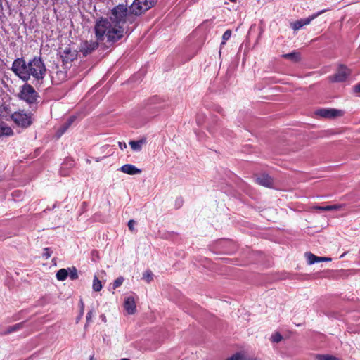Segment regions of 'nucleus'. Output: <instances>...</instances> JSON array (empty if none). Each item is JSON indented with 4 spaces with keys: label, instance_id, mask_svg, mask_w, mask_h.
<instances>
[{
    "label": "nucleus",
    "instance_id": "1",
    "mask_svg": "<svg viewBox=\"0 0 360 360\" xmlns=\"http://www.w3.org/2000/svg\"><path fill=\"white\" fill-rule=\"evenodd\" d=\"M124 5L114 8L110 15L98 20L94 27L95 38L101 45L112 44L124 37V25L128 16Z\"/></svg>",
    "mask_w": 360,
    "mask_h": 360
},
{
    "label": "nucleus",
    "instance_id": "2",
    "mask_svg": "<svg viewBox=\"0 0 360 360\" xmlns=\"http://www.w3.org/2000/svg\"><path fill=\"white\" fill-rule=\"evenodd\" d=\"M29 77L32 75L36 79H41L46 72V68L39 58H34L29 63Z\"/></svg>",
    "mask_w": 360,
    "mask_h": 360
},
{
    "label": "nucleus",
    "instance_id": "3",
    "mask_svg": "<svg viewBox=\"0 0 360 360\" xmlns=\"http://www.w3.org/2000/svg\"><path fill=\"white\" fill-rule=\"evenodd\" d=\"M155 3V0H134L129 8V12L140 15L150 8Z\"/></svg>",
    "mask_w": 360,
    "mask_h": 360
},
{
    "label": "nucleus",
    "instance_id": "4",
    "mask_svg": "<svg viewBox=\"0 0 360 360\" xmlns=\"http://www.w3.org/2000/svg\"><path fill=\"white\" fill-rule=\"evenodd\" d=\"M138 300V296L134 293L127 295L124 298L123 309L127 314L134 315L136 313Z\"/></svg>",
    "mask_w": 360,
    "mask_h": 360
},
{
    "label": "nucleus",
    "instance_id": "5",
    "mask_svg": "<svg viewBox=\"0 0 360 360\" xmlns=\"http://www.w3.org/2000/svg\"><path fill=\"white\" fill-rule=\"evenodd\" d=\"M29 64L27 65L22 59L15 60L12 66V70L16 75L23 80L29 79Z\"/></svg>",
    "mask_w": 360,
    "mask_h": 360
},
{
    "label": "nucleus",
    "instance_id": "6",
    "mask_svg": "<svg viewBox=\"0 0 360 360\" xmlns=\"http://www.w3.org/2000/svg\"><path fill=\"white\" fill-rule=\"evenodd\" d=\"M19 97L27 103H32L36 101L37 94L32 86L25 84L22 87Z\"/></svg>",
    "mask_w": 360,
    "mask_h": 360
},
{
    "label": "nucleus",
    "instance_id": "7",
    "mask_svg": "<svg viewBox=\"0 0 360 360\" xmlns=\"http://www.w3.org/2000/svg\"><path fill=\"white\" fill-rule=\"evenodd\" d=\"M317 115L324 118H336L343 116L344 111L335 108H321L316 112Z\"/></svg>",
    "mask_w": 360,
    "mask_h": 360
},
{
    "label": "nucleus",
    "instance_id": "8",
    "mask_svg": "<svg viewBox=\"0 0 360 360\" xmlns=\"http://www.w3.org/2000/svg\"><path fill=\"white\" fill-rule=\"evenodd\" d=\"M11 119L18 126L22 127H27L32 123L30 116L22 112H15L12 114Z\"/></svg>",
    "mask_w": 360,
    "mask_h": 360
},
{
    "label": "nucleus",
    "instance_id": "9",
    "mask_svg": "<svg viewBox=\"0 0 360 360\" xmlns=\"http://www.w3.org/2000/svg\"><path fill=\"white\" fill-rule=\"evenodd\" d=\"M324 12V11H321L316 14H314L307 18L304 19H300L299 20H296L295 22H290V27L292 29L295 31H297L302 28L304 25H309L314 19L319 16L321 14H322Z\"/></svg>",
    "mask_w": 360,
    "mask_h": 360
},
{
    "label": "nucleus",
    "instance_id": "10",
    "mask_svg": "<svg viewBox=\"0 0 360 360\" xmlns=\"http://www.w3.org/2000/svg\"><path fill=\"white\" fill-rule=\"evenodd\" d=\"M350 74L349 70L344 65H340L337 72L330 77V81L340 82L345 81Z\"/></svg>",
    "mask_w": 360,
    "mask_h": 360
},
{
    "label": "nucleus",
    "instance_id": "11",
    "mask_svg": "<svg viewBox=\"0 0 360 360\" xmlns=\"http://www.w3.org/2000/svg\"><path fill=\"white\" fill-rule=\"evenodd\" d=\"M99 44H101V42H98L96 39L95 41H86L81 44L79 51L84 56H87L96 50Z\"/></svg>",
    "mask_w": 360,
    "mask_h": 360
},
{
    "label": "nucleus",
    "instance_id": "12",
    "mask_svg": "<svg viewBox=\"0 0 360 360\" xmlns=\"http://www.w3.org/2000/svg\"><path fill=\"white\" fill-rule=\"evenodd\" d=\"M77 51L75 50H72L70 47H65L61 51V58L65 63L72 62L77 58Z\"/></svg>",
    "mask_w": 360,
    "mask_h": 360
},
{
    "label": "nucleus",
    "instance_id": "13",
    "mask_svg": "<svg viewBox=\"0 0 360 360\" xmlns=\"http://www.w3.org/2000/svg\"><path fill=\"white\" fill-rule=\"evenodd\" d=\"M120 170L124 173L129 175H138L141 174L142 171L141 169L137 168L133 165L127 164L123 166H122L120 169Z\"/></svg>",
    "mask_w": 360,
    "mask_h": 360
},
{
    "label": "nucleus",
    "instance_id": "14",
    "mask_svg": "<svg viewBox=\"0 0 360 360\" xmlns=\"http://www.w3.org/2000/svg\"><path fill=\"white\" fill-rule=\"evenodd\" d=\"M256 182L266 187H272L274 185V180L269 175L263 174L258 176L256 179Z\"/></svg>",
    "mask_w": 360,
    "mask_h": 360
},
{
    "label": "nucleus",
    "instance_id": "15",
    "mask_svg": "<svg viewBox=\"0 0 360 360\" xmlns=\"http://www.w3.org/2000/svg\"><path fill=\"white\" fill-rule=\"evenodd\" d=\"M11 112L12 110L10 104L5 103L0 106V119H5L8 120L10 118H11Z\"/></svg>",
    "mask_w": 360,
    "mask_h": 360
},
{
    "label": "nucleus",
    "instance_id": "16",
    "mask_svg": "<svg viewBox=\"0 0 360 360\" xmlns=\"http://www.w3.org/2000/svg\"><path fill=\"white\" fill-rule=\"evenodd\" d=\"M306 257H307V262L309 264H313L316 262L331 261V258H330V257H318V256L314 255L312 253H307Z\"/></svg>",
    "mask_w": 360,
    "mask_h": 360
},
{
    "label": "nucleus",
    "instance_id": "17",
    "mask_svg": "<svg viewBox=\"0 0 360 360\" xmlns=\"http://www.w3.org/2000/svg\"><path fill=\"white\" fill-rule=\"evenodd\" d=\"M343 207L342 205H327L324 207L321 206H314L312 207L314 210L316 211H331V210H340Z\"/></svg>",
    "mask_w": 360,
    "mask_h": 360
},
{
    "label": "nucleus",
    "instance_id": "18",
    "mask_svg": "<svg viewBox=\"0 0 360 360\" xmlns=\"http://www.w3.org/2000/svg\"><path fill=\"white\" fill-rule=\"evenodd\" d=\"M13 135L12 129L4 122H0V136Z\"/></svg>",
    "mask_w": 360,
    "mask_h": 360
},
{
    "label": "nucleus",
    "instance_id": "19",
    "mask_svg": "<svg viewBox=\"0 0 360 360\" xmlns=\"http://www.w3.org/2000/svg\"><path fill=\"white\" fill-rule=\"evenodd\" d=\"M146 140L141 139L139 141H131L129 142V145L131 149L134 151H140L142 148L143 144H145Z\"/></svg>",
    "mask_w": 360,
    "mask_h": 360
},
{
    "label": "nucleus",
    "instance_id": "20",
    "mask_svg": "<svg viewBox=\"0 0 360 360\" xmlns=\"http://www.w3.org/2000/svg\"><path fill=\"white\" fill-rule=\"evenodd\" d=\"M56 278L60 281H65L68 276V269H60L56 273Z\"/></svg>",
    "mask_w": 360,
    "mask_h": 360
},
{
    "label": "nucleus",
    "instance_id": "21",
    "mask_svg": "<svg viewBox=\"0 0 360 360\" xmlns=\"http://www.w3.org/2000/svg\"><path fill=\"white\" fill-rule=\"evenodd\" d=\"M92 288L95 292H99L103 288L101 281L98 279V278L96 276H94V277Z\"/></svg>",
    "mask_w": 360,
    "mask_h": 360
},
{
    "label": "nucleus",
    "instance_id": "22",
    "mask_svg": "<svg viewBox=\"0 0 360 360\" xmlns=\"http://www.w3.org/2000/svg\"><path fill=\"white\" fill-rule=\"evenodd\" d=\"M316 360H340V359L330 354H316Z\"/></svg>",
    "mask_w": 360,
    "mask_h": 360
},
{
    "label": "nucleus",
    "instance_id": "23",
    "mask_svg": "<svg viewBox=\"0 0 360 360\" xmlns=\"http://www.w3.org/2000/svg\"><path fill=\"white\" fill-rule=\"evenodd\" d=\"M226 360H248L245 354L243 352H238L228 357Z\"/></svg>",
    "mask_w": 360,
    "mask_h": 360
},
{
    "label": "nucleus",
    "instance_id": "24",
    "mask_svg": "<svg viewBox=\"0 0 360 360\" xmlns=\"http://www.w3.org/2000/svg\"><path fill=\"white\" fill-rule=\"evenodd\" d=\"M283 57L284 58L291 60L294 62H297L300 60V56L296 52L284 54V55H283Z\"/></svg>",
    "mask_w": 360,
    "mask_h": 360
},
{
    "label": "nucleus",
    "instance_id": "25",
    "mask_svg": "<svg viewBox=\"0 0 360 360\" xmlns=\"http://www.w3.org/2000/svg\"><path fill=\"white\" fill-rule=\"evenodd\" d=\"M283 340V336L278 332L274 333L270 338V340L274 343H278Z\"/></svg>",
    "mask_w": 360,
    "mask_h": 360
},
{
    "label": "nucleus",
    "instance_id": "26",
    "mask_svg": "<svg viewBox=\"0 0 360 360\" xmlns=\"http://www.w3.org/2000/svg\"><path fill=\"white\" fill-rule=\"evenodd\" d=\"M142 278L146 282L150 283L153 280V274L150 271H146L143 274Z\"/></svg>",
    "mask_w": 360,
    "mask_h": 360
},
{
    "label": "nucleus",
    "instance_id": "27",
    "mask_svg": "<svg viewBox=\"0 0 360 360\" xmlns=\"http://www.w3.org/2000/svg\"><path fill=\"white\" fill-rule=\"evenodd\" d=\"M68 276L72 280H76L78 278L77 270L75 267L68 269Z\"/></svg>",
    "mask_w": 360,
    "mask_h": 360
},
{
    "label": "nucleus",
    "instance_id": "28",
    "mask_svg": "<svg viewBox=\"0 0 360 360\" xmlns=\"http://www.w3.org/2000/svg\"><path fill=\"white\" fill-rule=\"evenodd\" d=\"M124 279L122 276H120V277L117 278L112 283L113 289H116V288H119L120 286H121L124 282Z\"/></svg>",
    "mask_w": 360,
    "mask_h": 360
},
{
    "label": "nucleus",
    "instance_id": "29",
    "mask_svg": "<svg viewBox=\"0 0 360 360\" xmlns=\"http://www.w3.org/2000/svg\"><path fill=\"white\" fill-rule=\"evenodd\" d=\"M231 36V31L230 30H227L222 36V42L221 46H224L226 44V41L230 39Z\"/></svg>",
    "mask_w": 360,
    "mask_h": 360
},
{
    "label": "nucleus",
    "instance_id": "30",
    "mask_svg": "<svg viewBox=\"0 0 360 360\" xmlns=\"http://www.w3.org/2000/svg\"><path fill=\"white\" fill-rule=\"evenodd\" d=\"M135 224V222L133 220H130L128 223V226H129V229L132 231L134 229V226Z\"/></svg>",
    "mask_w": 360,
    "mask_h": 360
},
{
    "label": "nucleus",
    "instance_id": "31",
    "mask_svg": "<svg viewBox=\"0 0 360 360\" xmlns=\"http://www.w3.org/2000/svg\"><path fill=\"white\" fill-rule=\"evenodd\" d=\"M21 326H22L21 323H18V324H16V325L12 326L11 328H12V330H15L17 329H19L21 327ZM10 331H11V330Z\"/></svg>",
    "mask_w": 360,
    "mask_h": 360
},
{
    "label": "nucleus",
    "instance_id": "32",
    "mask_svg": "<svg viewBox=\"0 0 360 360\" xmlns=\"http://www.w3.org/2000/svg\"><path fill=\"white\" fill-rule=\"evenodd\" d=\"M354 90L355 92L360 93V83L354 86Z\"/></svg>",
    "mask_w": 360,
    "mask_h": 360
},
{
    "label": "nucleus",
    "instance_id": "33",
    "mask_svg": "<svg viewBox=\"0 0 360 360\" xmlns=\"http://www.w3.org/2000/svg\"><path fill=\"white\" fill-rule=\"evenodd\" d=\"M229 1H231V2H236V0H229Z\"/></svg>",
    "mask_w": 360,
    "mask_h": 360
},
{
    "label": "nucleus",
    "instance_id": "34",
    "mask_svg": "<svg viewBox=\"0 0 360 360\" xmlns=\"http://www.w3.org/2000/svg\"><path fill=\"white\" fill-rule=\"evenodd\" d=\"M87 318H91L90 314H88Z\"/></svg>",
    "mask_w": 360,
    "mask_h": 360
},
{
    "label": "nucleus",
    "instance_id": "35",
    "mask_svg": "<svg viewBox=\"0 0 360 360\" xmlns=\"http://www.w3.org/2000/svg\"><path fill=\"white\" fill-rule=\"evenodd\" d=\"M94 356H91L90 360H93Z\"/></svg>",
    "mask_w": 360,
    "mask_h": 360
},
{
    "label": "nucleus",
    "instance_id": "36",
    "mask_svg": "<svg viewBox=\"0 0 360 360\" xmlns=\"http://www.w3.org/2000/svg\"><path fill=\"white\" fill-rule=\"evenodd\" d=\"M124 148H126V147H127L126 143H124Z\"/></svg>",
    "mask_w": 360,
    "mask_h": 360
}]
</instances>
